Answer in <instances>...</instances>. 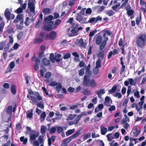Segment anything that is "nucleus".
<instances>
[{
  "label": "nucleus",
  "instance_id": "obj_51",
  "mask_svg": "<svg viewBox=\"0 0 146 146\" xmlns=\"http://www.w3.org/2000/svg\"><path fill=\"white\" fill-rule=\"evenodd\" d=\"M23 10L21 8L19 7L15 10V12L17 14L21 13L23 12Z\"/></svg>",
  "mask_w": 146,
  "mask_h": 146
},
{
  "label": "nucleus",
  "instance_id": "obj_16",
  "mask_svg": "<svg viewBox=\"0 0 146 146\" xmlns=\"http://www.w3.org/2000/svg\"><path fill=\"white\" fill-rule=\"evenodd\" d=\"M28 7L30 9V11L31 12L35 13V7H34V4L33 3L29 1L28 3Z\"/></svg>",
  "mask_w": 146,
  "mask_h": 146
},
{
  "label": "nucleus",
  "instance_id": "obj_41",
  "mask_svg": "<svg viewBox=\"0 0 146 146\" xmlns=\"http://www.w3.org/2000/svg\"><path fill=\"white\" fill-rule=\"evenodd\" d=\"M30 19L29 17H27L26 18L25 23L26 26H29L30 24Z\"/></svg>",
  "mask_w": 146,
  "mask_h": 146
},
{
  "label": "nucleus",
  "instance_id": "obj_20",
  "mask_svg": "<svg viewBox=\"0 0 146 146\" xmlns=\"http://www.w3.org/2000/svg\"><path fill=\"white\" fill-rule=\"evenodd\" d=\"M46 71V69L42 65L40 66V75L41 77H43L44 76V74Z\"/></svg>",
  "mask_w": 146,
  "mask_h": 146
},
{
  "label": "nucleus",
  "instance_id": "obj_18",
  "mask_svg": "<svg viewBox=\"0 0 146 146\" xmlns=\"http://www.w3.org/2000/svg\"><path fill=\"white\" fill-rule=\"evenodd\" d=\"M61 22V20L60 19H57L55 21L54 23L53 26H51L52 28V30H53L54 29H56L57 28V26L59 25Z\"/></svg>",
  "mask_w": 146,
  "mask_h": 146
},
{
  "label": "nucleus",
  "instance_id": "obj_32",
  "mask_svg": "<svg viewBox=\"0 0 146 146\" xmlns=\"http://www.w3.org/2000/svg\"><path fill=\"white\" fill-rule=\"evenodd\" d=\"M12 106H10L7 109L6 111L9 114H11L12 113Z\"/></svg>",
  "mask_w": 146,
  "mask_h": 146
},
{
  "label": "nucleus",
  "instance_id": "obj_53",
  "mask_svg": "<svg viewBox=\"0 0 146 146\" xmlns=\"http://www.w3.org/2000/svg\"><path fill=\"white\" fill-rule=\"evenodd\" d=\"M58 84V83L56 81H53L49 84V85L51 86H56Z\"/></svg>",
  "mask_w": 146,
  "mask_h": 146
},
{
  "label": "nucleus",
  "instance_id": "obj_37",
  "mask_svg": "<svg viewBox=\"0 0 146 146\" xmlns=\"http://www.w3.org/2000/svg\"><path fill=\"white\" fill-rule=\"evenodd\" d=\"M9 43H7V44L6 45V46L4 48L3 51L4 52H7V51L9 48Z\"/></svg>",
  "mask_w": 146,
  "mask_h": 146
},
{
  "label": "nucleus",
  "instance_id": "obj_59",
  "mask_svg": "<svg viewBox=\"0 0 146 146\" xmlns=\"http://www.w3.org/2000/svg\"><path fill=\"white\" fill-rule=\"evenodd\" d=\"M141 15H140L139 18V17H137V19H136V23L137 25H138L139 24L140 21H141Z\"/></svg>",
  "mask_w": 146,
  "mask_h": 146
},
{
  "label": "nucleus",
  "instance_id": "obj_27",
  "mask_svg": "<svg viewBox=\"0 0 146 146\" xmlns=\"http://www.w3.org/2000/svg\"><path fill=\"white\" fill-rule=\"evenodd\" d=\"M118 45L121 47H123V46L124 47L125 44H124V42L122 38H120L118 42Z\"/></svg>",
  "mask_w": 146,
  "mask_h": 146
},
{
  "label": "nucleus",
  "instance_id": "obj_35",
  "mask_svg": "<svg viewBox=\"0 0 146 146\" xmlns=\"http://www.w3.org/2000/svg\"><path fill=\"white\" fill-rule=\"evenodd\" d=\"M5 24V23L4 22H2L0 24V33L3 32Z\"/></svg>",
  "mask_w": 146,
  "mask_h": 146
},
{
  "label": "nucleus",
  "instance_id": "obj_12",
  "mask_svg": "<svg viewBox=\"0 0 146 146\" xmlns=\"http://www.w3.org/2000/svg\"><path fill=\"white\" fill-rule=\"evenodd\" d=\"M90 80L88 78H87L86 76H84L83 81V84L86 87H89L90 86Z\"/></svg>",
  "mask_w": 146,
  "mask_h": 146
},
{
  "label": "nucleus",
  "instance_id": "obj_34",
  "mask_svg": "<svg viewBox=\"0 0 146 146\" xmlns=\"http://www.w3.org/2000/svg\"><path fill=\"white\" fill-rule=\"evenodd\" d=\"M56 128H57V131L58 133H60L63 131L64 130L62 127L57 126Z\"/></svg>",
  "mask_w": 146,
  "mask_h": 146
},
{
  "label": "nucleus",
  "instance_id": "obj_39",
  "mask_svg": "<svg viewBox=\"0 0 146 146\" xmlns=\"http://www.w3.org/2000/svg\"><path fill=\"white\" fill-rule=\"evenodd\" d=\"M81 118L80 117V115H78L75 119L73 121L74 122V124H76L78 123V122L79 120Z\"/></svg>",
  "mask_w": 146,
  "mask_h": 146
},
{
  "label": "nucleus",
  "instance_id": "obj_3",
  "mask_svg": "<svg viewBox=\"0 0 146 146\" xmlns=\"http://www.w3.org/2000/svg\"><path fill=\"white\" fill-rule=\"evenodd\" d=\"M30 96L32 103L35 104L37 102V100L40 101L42 100V98L40 94L38 92H28Z\"/></svg>",
  "mask_w": 146,
  "mask_h": 146
},
{
  "label": "nucleus",
  "instance_id": "obj_63",
  "mask_svg": "<svg viewBox=\"0 0 146 146\" xmlns=\"http://www.w3.org/2000/svg\"><path fill=\"white\" fill-rule=\"evenodd\" d=\"M90 86L92 87H93L96 86V83L95 82V81L94 79L90 81Z\"/></svg>",
  "mask_w": 146,
  "mask_h": 146
},
{
  "label": "nucleus",
  "instance_id": "obj_8",
  "mask_svg": "<svg viewBox=\"0 0 146 146\" xmlns=\"http://www.w3.org/2000/svg\"><path fill=\"white\" fill-rule=\"evenodd\" d=\"M106 33H104L103 35V36L104 39L102 41V44L100 46L99 49L100 50L103 49L106 45L107 41L108 40V38L106 36Z\"/></svg>",
  "mask_w": 146,
  "mask_h": 146
},
{
  "label": "nucleus",
  "instance_id": "obj_1",
  "mask_svg": "<svg viewBox=\"0 0 146 146\" xmlns=\"http://www.w3.org/2000/svg\"><path fill=\"white\" fill-rule=\"evenodd\" d=\"M54 19V17L51 15H49L46 17L44 19L45 24L42 26V29L47 31H50L52 30L51 26H53L54 21H52Z\"/></svg>",
  "mask_w": 146,
  "mask_h": 146
},
{
  "label": "nucleus",
  "instance_id": "obj_5",
  "mask_svg": "<svg viewBox=\"0 0 146 146\" xmlns=\"http://www.w3.org/2000/svg\"><path fill=\"white\" fill-rule=\"evenodd\" d=\"M31 60L35 62L34 69L35 70L37 71L39 69L40 61V59H38V58H36L35 53L34 54V56L32 57L31 59Z\"/></svg>",
  "mask_w": 146,
  "mask_h": 146
},
{
  "label": "nucleus",
  "instance_id": "obj_21",
  "mask_svg": "<svg viewBox=\"0 0 146 146\" xmlns=\"http://www.w3.org/2000/svg\"><path fill=\"white\" fill-rule=\"evenodd\" d=\"M42 62L43 64L46 66L49 65L50 64V60H48L46 58H44L42 60Z\"/></svg>",
  "mask_w": 146,
  "mask_h": 146
},
{
  "label": "nucleus",
  "instance_id": "obj_22",
  "mask_svg": "<svg viewBox=\"0 0 146 146\" xmlns=\"http://www.w3.org/2000/svg\"><path fill=\"white\" fill-rule=\"evenodd\" d=\"M86 73L84 76H86L87 78H88L92 75V72L90 70L89 68H87L86 70Z\"/></svg>",
  "mask_w": 146,
  "mask_h": 146
},
{
  "label": "nucleus",
  "instance_id": "obj_36",
  "mask_svg": "<svg viewBox=\"0 0 146 146\" xmlns=\"http://www.w3.org/2000/svg\"><path fill=\"white\" fill-rule=\"evenodd\" d=\"M50 11V9L49 8H44L43 10V13L46 14H49Z\"/></svg>",
  "mask_w": 146,
  "mask_h": 146
},
{
  "label": "nucleus",
  "instance_id": "obj_11",
  "mask_svg": "<svg viewBox=\"0 0 146 146\" xmlns=\"http://www.w3.org/2000/svg\"><path fill=\"white\" fill-rule=\"evenodd\" d=\"M104 103L105 106L110 107L111 106V105L112 103V101L109 97L107 96L105 98V101Z\"/></svg>",
  "mask_w": 146,
  "mask_h": 146
},
{
  "label": "nucleus",
  "instance_id": "obj_43",
  "mask_svg": "<svg viewBox=\"0 0 146 146\" xmlns=\"http://www.w3.org/2000/svg\"><path fill=\"white\" fill-rule=\"evenodd\" d=\"M7 32L9 34H11L13 33H14L13 29L11 27L8 28L6 30Z\"/></svg>",
  "mask_w": 146,
  "mask_h": 146
},
{
  "label": "nucleus",
  "instance_id": "obj_54",
  "mask_svg": "<svg viewBox=\"0 0 146 146\" xmlns=\"http://www.w3.org/2000/svg\"><path fill=\"white\" fill-rule=\"evenodd\" d=\"M97 32V31L96 29L94 30L93 31L91 32L89 34V36L90 37L92 36H93L95 33H96Z\"/></svg>",
  "mask_w": 146,
  "mask_h": 146
},
{
  "label": "nucleus",
  "instance_id": "obj_56",
  "mask_svg": "<svg viewBox=\"0 0 146 146\" xmlns=\"http://www.w3.org/2000/svg\"><path fill=\"white\" fill-rule=\"evenodd\" d=\"M99 71V69H97V68H95V69H94L93 70V74L95 75H97Z\"/></svg>",
  "mask_w": 146,
  "mask_h": 146
},
{
  "label": "nucleus",
  "instance_id": "obj_7",
  "mask_svg": "<svg viewBox=\"0 0 146 146\" xmlns=\"http://www.w3.org/2000/svg\"><path fill=\"white\" fill-rule=\"evenodd\" d=\"M86 19L87 18L86 17L83 18L82 15L79 13H78L77 14V15L76 17V20L81 24L87 23L88 22L86 21Z\"/></svg>",
  "mask_w": 146,
  "mask_h": 146
},
{
  "label": "nucleus",
  "instance_id": "obj_48",
  "mask_svg": "<svg viewBox=\"0 0 146 146\" xmlns=\"http://www.w3.org/2000/svg\"><path fill=\"white\" fill-rule=\"evenodd\" d=\"M115 14L114 12L112 10H110L108 11L106 14L108 15L109 16H112Z\"/></svg>",
  "mask_w": 146,
  "mask_h": 146
},
{
  "label": "nucleus",
  "instance_id": "obj_17",
  "mask_svg": "<svg viewBox=\"0 0 146 146\" xmlns=\"http://www.w3.org/2000/svg\"><path fill=\"white\" fill-rule=\"evenodd\" d=\"M10 12L8 8L6 9L4 15L7 20H9L10 19Z\"/></svg>",
  "mask_w": 146,
  "mask_h": 146
},
{
  "label": "nucleus",
  "instance_id": "obj_24",
  "mask_svg": "<svg viewBox=\"0 0 146 146\" xmlns=\"http://www.w3.org/2000/svg\"><path fill=\"white\" fill-rule=\"evenodd\" d=\"M78 30L74 29H72L71 31V32L72 33L71 36H76L78 35Z\"/></svg>",
  "mask_w": 146,
  "mask_h": 146
},
{
  "label": "nucleus",
  "instance_id": "obj_60",
  "mask_svg": "<svg viewBox=\"0 0 146 146\" xmlns=\"http://www.w3.org/2000/svg\"><path fill=\"white\" fill-rule=\"evenodd\" d=\"M111 107L109 108L108 110L110 111H114L115 109V106H111Z\"/></svg>",
  "mask_w": 146,
  "mask_h": 146
},
{
  "label": "nucleus",
  "instance_id": "obj_13",
  "mask_svg": "<svg viewBox=\"0 0 146 146\" xmlns=\"http://www.w3.org/2000/svg\"><path fill=\"white\" fill-rule=\"evenodd\" d=\"M76 42V44L81 47L84 48L86 44V43L84 42L82 38H80V40L77 39Z\"/></svg>",
  "mask_w": 146,
  "mask_h": 146
},
{
  "label": "nucleus",
  "instance_id": "obj_62",
  "mask_svg": "<svg viewBox=\"0 0 146 146\" xmlns=\"http://www.w3.org/2000/svg\"><path fill=\"white\" fill-rule=\"evenodd\" d=\"M105 93V92H97L96 94L98 95L99 98H101L102 95L103 94Z\"/></svg>",
  "mask_w": 146,
  "mask_h": 146
},
{
  "label": "nucleus",
  "instance_id": "obj_6",
  "mask_svg": "<svg viewBox=\"0 0 146 146\" xmlns=\"http://www.w3.org/2000/svg\"><path fill=\"white\" fill-rule=\"evenodd\" d=\"M45 34V33L44 32H40L38 35V37L36 38L35 39L34 43L36 44L42 42L43 41L44 36Z\"/></svg>",
  "mask_w": 146,
  "mask_h": 146
},
{
  "label": "nucleus",
  "instance_id": "obj_58",
  "mask_svg": "<svg viewBox=\"0 0 146 146\" xmlns=\"http://www.w3.org/2000/svg\"><path fill=\"white\" fill-rule=\"evenodd\" d=\"M119 133L118 132H116L114 135V137H112V139H113L114 138H119Z\"/></svg>",
  "mask_w": 146,
  "mask_h": 146
},
{
  "label": "nucleus",
  "instance_id": "obj_52",
  "mask_svg": "<svg viewBox=\"0 0 146 146\" xmlns=\"http://www.w3.org/2000/svg\"><path fill=\"white\" fill-rule=\"evenodd\" d=\"M23 32H20L19 33L17 36V38L19 40H20L22 38V37L23 35Z\"/></svg>",
  "mask_w": 146,
  "mask_h": 146
},
{
  "label": "nucleus",
  "instance_id": "obj_38",
  "mask_svg": "<svg viewBox=\"0 0 146 146\" xmlns=\"http://www.w3.org/2000/svg\"><path fill=\"white\" fill-rule=\"evenodd\" d=\"M44 137L43 136H40L38 137V140L40 144H43L44 143Z\"/></svg>",
  "mask_w": 146,
  "mask_h": 146
},
{
  "label": "nucleus",
  "instance_id": "obj_50",
  "mask_svg": "<svg viewBox=\"0 0 146 146\" xmlns=\"http://www.w3.org/2000/svg\"><path fill=\"white\" fill-rule=\"evenodd\" d=\"M46 114L45 112H43L42 113V114H41L40 117L42 118L43 119H40L41 121L42 122L44 120V119L46 117Z\"/></svg>",
  "mask_w": 146,
  "mask_h": 146
},
{
  "label": "nucleus",
  "instance_id": "obj_4",
  "mask_svg": "<svg viewBox=\"0 0 146 146\" xmlns=\"http://www.w3.org/2000/svg\"><path fill=\"white\" fill-rule=\"evenodd\" d=\"M82 129H80L77 131L74 134L69 137L63 141V143H69L72 139H75L78 137L81 133Z\"/></svg>",
  "mask_w": 146,
  "mask_h": 146
},
{
  "label": "nucleus",
  "instance_id": "obj_49",
  "mask_svg": "<svg viewBox=\"0 0 146 146\" xmlns=\"http://www.w3.org/2000/svg\"><path fill=\"white\" fill-rule=\"evenodd\" d=\"M71 57V54L70 53H68L65 54L63 57L64 59H67Z\"/></svg>",
  "mask_w": 146,
  "mask_h": 146
},
{
  "label": "nucleus",
  "instance_id": "obj_14",
  "mask_svg": "<svg viewBox=\"0 0 146 146\" xmlns=\"http://www.w3.org/2000/svg\"><path fill=\"white\" fill-rule=\"evenodd\" d=\"M97 54V57L98 59H100L101 60H102L104 57V51L103 49L100 50Z\"/></svg>",
  "mask_w": 146,
  "mask_h": 146
},
{
  "label": "nucleus",
  "instance_id": "obj_10",
  "mask_svg": "<svg viewBox=\"0 0 146 146\" xmlns=\"http://www.w3.org/2000/svg\"><path fill=\"white\" fill-rule=\"evenodd\" d=\"M57 36V33L54 31L51 32L49 35L47 34L44 37L45 39H47L49 37L50 39L53 40L55 39Z\"/></svg>",
  "mask_w": 146,
  "mask_h": 146
},
{
  "label": "nucleus",
  "instance_id": "obj_61",
  "mask_svg": "<svg viewBox=\"0 0 146 146\" xmlns=\"http://www.w3.org/2000/svg\"><path fill=\"white\" fill-rule=\"evenodd\" d=\"M94 22L96 23V18L95 17H92L87 22L88 23H91Z\"/></svg>",
  "mask_w": 146,
  "mask_h": 146
},
{
  "label": "nucleus",
  "instance_id": "obj_55",
  "mask_svg": "<svg viewBox=\"0 0 146 146\" xmlns=\"http://www.w3.org/2000/svg\"><path fill=\"white\" fill-rule=\"evenodd\" d=\"M143 77L141 82V84H143L146 81V74H145L143 75Z\"/></svg>",
  "mask_w": 146,
  "mask_h": 146
},
{
  "label": "nucleus",
  "instance_id": "obj_9",
  "mask_svg": "<svg viewBox=\"0 0 146 146\" xmlns=\"http://www.w3.org/2000/svg\"><path fill=\"white\" fill-rule=\"evenodd\" d=\"M23 14H19L17 15L16 18L13 21L14 23H17L19 21H20V24L23 25Z\"/></svg>",
  "mask_w": 146,
  "mask_h": 146
},
{
  "label": "nucleus",
  "instance_id": "obj_33",
  "mask_svg": "<svg viewBox=\"0 0 146 146\" xmlns=\"http://www.w3.org/2000/svg\"><path fill=\"white\" fill-rule=\"evenodd\" d=\"M50 58L51 61L52 63H54L55 62V57L54 56L53 53H51L50 55Z\"/></svg>",
  "mask_w": 146,
  "mask_h": 146
},
{
  "label": "nucleus",
  "instance_id": "obj_46",
  "mask_svg": "<svg viewBox=\"0 0 146 146\" xmlns=\"http://www.w3.org/2000/svg\"><path fill=\"white\" fill-rule=\"evenodd\" d=\"M134 12V11L133 10H131L127 11V13L129 16H130L133 14Z\"/></svg>",
  "mask_w": 146,
  "mask_h": 146
},
{
  "label": "nucleus",
  "instance_id": "obj_30",
  "mask_svg": "<svg viewBox=\"0 0 146 146\" xmlns=\"http://www.w3.org/2000/svg\"><path fill=\"white\" fill-rule=\"evenodd\" d=\"M20 139L21 142H23V144L24 145L26 144L28 141L27 139V138L24 139V136L21 137L20 138Z\"/></svg>",
  "mask_w": 146,
  "mask_h": 146
},
{
  "label": "nucleus",
  "instance_id": "obj_29",
  "mask_svg": "<svg viewBox=\"0 0 146 146\" xmlns=\"http://www.w3.org/2000/svg\"><path fill=\"white\" fill-rule=\"evenodd\" d=\"M33 110L31 109L30 111H27L28 114L27 115V117L28 118L31 119L32 118L33 115Z\"/></svg>",
  "mask_w": 146,
  "mask_h": 146
},
{
  "label": "nucleus",
  "instance_id": "obj_42",
  "mask_svg": "<svg viewBox=\"0 0 146 146\" xmlns=\"http://www.w3.org/2000/svg\"><path fill=\"white\" fill-rule=\"evenodd\" d=\"M90 137V133L88 132L86 134L84 135L83 139L84 140H85Z\"/></svg>",
  "mask_w": 146,
  "mask_h": 146
},
{
  "label": "nucleus",
  "instance_id": "obj_31",
  "mask_svg": "<svg viewBox=\"0 0 146 146\" xmlns=\"http://www.w3.org/2000/svg\"><path fill=\"white\" fill-rule=\"evenodd\" d=\"M46 127L44 125H42L41 127L40 133L41 134H43L46 133L45 130Z\"/></svg>",
  "mask_w": 146,
  "mask_h": 146
},
{
  "label": "nucleus",
  "instance_id": "obj_57",
  "mask_svg": "<svg viewBox=\"0 0 146 146\" xmlns=\"http://www.w3.org/2000/svg\"><path fill=\"white\" fill-rule=\"evenodd\" d=\"M92 10L90 8H88L86 11V13L87 14L90 15L92 13Z\"/></svg>",
  "mask_w": 146,
  "mask_h": 146
},
{
  "label": "nucleus",
  "instance_id": "obj_28",
  "mask_svg": "<svg viewBox=\"0 0 146 146\" xmlns=\"http://www.w3.org/2000/svg\"><path fill=\"white\" fill-rule=\"evenodd\" d=\"M101 60L100 59H98L97 61L96 62V68H98L101 67Z\"/></svg>",
  "mask_w": 146,
  "mask_h": 146
},
{
  "label": "nucleus",
  "instance_id": "obj_19",
  "mask_svg": "<svg viewBox=\"0 0 146 146\" xmlns=\"http://www.w3.org/2000/svg\"><path fill=\"white\" fill-rule=\"evenodd\" d=\"M51 74L50 72H47L44 75V77L47 79L45 80V81L47 83L49 82V78L51 77Z\"/></svg>",
  "mask_w": 146,
  "mask_h": 146
},
{
  "label": "nucleus",
  "instance_id": "obj_26",
  "mask_svg": "<svg viewBox=\"0 0 146 146\" xmlns=\"http://www.w3.org/2000/svg\"><path fill=\"white\" fill-rule=\"evenodd\" d=\"M61 56V54H57L55 55V60L57 62H59L60 61V57Z\"/></svg>",
  "mask_w": 146,
  "mask_h": 146
},
{
  "label": "nucleus",
  "instance_id": "obj_15",
  "mask_svg": "<svg viewBox=\"0 0 146 146\" xmlns=\"http://www.w3.org/2000/svg\"><path fill=\"white\" fill-rule=\"evenodd\" d=\"M102 36L100 35L97 36L96 39V43L98 45H100L102 44Z\"/></svg>",
  "mask_w": 146,
  "mask_h": 146
},
{
  "label": "nucleus",
  "instance_id": "obj_47",
  "mask_svg": "<svg viewBox=\"0 0 146 146\" xmlns=\"http://www.w3.org/2000/svg\"><path fill=\"white\" fill-rule=\"evenodd\" d=\"M92 47L91 46H89L88 52L87 53V57L88 58H89V56L88 57V56L89 55H90L92 53Z\"/></svg>",
  "mask_w": 146,
  "mask_h": 146
},
{
  "label": "nucleus",
  "instance_id": "obj_23",
  "mask_svg": "<svg viewBox=\"0 0 146 146\" xmlns=\"http://www.w3.org/2000/svg\"><path fill=\"white\" fill-rule=\"evenodd\" d=\"M100 128L101 134L102 135H105L107 131V128L101 126Z\"/></svg>",
  "mask_w": 146,
  "mask_h": 146
},
{
  "label": "nucleus",
  "instance_id": "obj_44",
  "mask_svg": "<svg viewBox=\"0 0 146 146\" xmlns=\"http://www.w3.org/2000/svg\"><path fill=\"white\" fill-rule=\"evenodd\" d=\"M84 68H82L79 72L78 75L79 76H83L84 74Z\"/></svg>",
  "mask_w": 146,
  "mask_h": 146
},
{
  "label": "nucleus",
  "instance_id": "obj_45",
  "mask_svg": "<svg viewBox=\"0 0 146 146\" xmlns=\"http://www.w3.org/2000/svg\"><path fill=\"white\" fill-rule=\"evenodd\" d=\"M36 106L37 107H38L41 109H43L44 107L43 104H42L41 102L37 104Z\"/></svg>",
  "mask_w": 146,
  "mask_h": 146
},
{
  "label": "nucleus",
  "instance_id": "obj_25",
  "mask_svg": "<svg viewBox=\"0 0 146 146\" xmlns=\"http://www.w3.org/2000/svg\"><path fill=\"white\" fill-rule=\"evenodd\" d=\"M75 131V129H71L68 130L66 132V136H68L71 135Z\"/></svg>",
  "mask_w": 146,
  "mask_h": 146
},
{
  "label": "nucleus",
  "instance_id": "obj_40",
  "mask_svg": "<svg viewBox=\"0 0 146 146\" xmlns=\"http://www.w3.org/2000/svg\"><path fill=\"white\" fill-rule=\"evenodd\" d=\"M62 86L60 83H58V84L56 85V89L57 91H59L62 88Z\"/></svg>",
  "mask_w": 146,
  "mask_h": 146
},
{
  "label": "nucleus",
  "instance_id": "obj_2",
  "mask_svg": "<svg viewBox=\"0 0 146 146\" xmlns=\"http://www.w3.org/2000/svg\"><path fill=\"white\" fill-rule=\"evenodd\" d=\"M136 42L138 47L143 48L146 45V35L141 34L137 36Z\"/></svg>",
  "mask_w": 146,
  "mask_h": 146
},
{
  "label": "nucleus",
  "instance_id": "obj_64",
  "mask_svg": "<svg viewBox=\"0 0 146 146\" xmlns=\"http://www.w3.org/2000/svg\"><path fill=\"white\" fill-rule=\"evenodd\" d=\"M16 128L18 130H20L22 128V126L20 123L17 124L16 126Z\"/></svg>",
  "mask_w": 146,
  "mask_h": 146
}]
</instances>
